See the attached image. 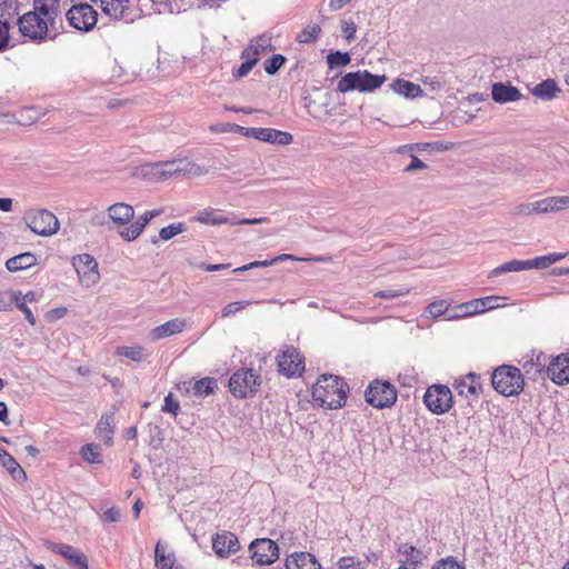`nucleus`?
<instances>
[{"label": "nucleus", "instance_id": "f257e3e1", "mask_svg": "<svg viewBox=\"0 0 569 569\" xmlns=\"http://www.w3.org/2000/svg\"><path fill=\"white\" fill-rule=\"evenodd\" d=\"M349 387L333 375H322L312 388V398L325 409H339L346 405Z\"/></svg>", "mask_w": 569, "mask_h": 569}, {"label": "nucleus", "instance_id": "f03ea898", "mask_svg": "<svg viewBox=\"0 0 569 569\" xmlns=\"http://www.w3.org/2000/svg\"><path fill=\"white\" fill-rule=\"evenodd\" d=\"M493 389L505 397L518 396L525 387V379L519 368L502 365L491 375Z\"/></svg>", "mask_w": 569, "mask_h": 569}, {"label": "nucleus", "instance_id": "7ed1b4c3", "mask_svg": "<svg viewBox=\"0 0 569 569\" xmlns=\"http://www.w3.org/2000/svg\"><path fill=\"white\" fill-rule=\"evenodd\" d=\"M386 81V76L372 74L368 70H358L346 73L338 82L337 90L341 93L358 90L360 92L373 91Z\"/></svg>", "mask_w": 569, "mask_h": 569}, {"label": "nucleus", "instance_id": "20e7f679", "mask_svg": "<svg viewBox=\"0 0 569 569\" xmlns=\"http://www.w3.org/2000/svg\"><path fill=\"white\" fill-rule=\"evenodd\" d=\"M28 228L41 237H50L58 232L60 223L58 218L47 209H30L24 214Z\"/></svg>", "mask_w": 569, "mask_h": 569}, {"label": "nucleus", "instance_id": "39448f33", "mask_svg": "<svg viewBox=\"0 0 569 569\" xmlns=\"http://www.w3.org/2000/svg\"><path fill=\"white\" fill-rule=\"evenodd\" d=\"M567 208H569V196H556L548 197L535 202L518 204L512 209V214L518 217L532 216L557 212Z\"/></svg>", "mask_w": 569, "mask_h": 569}, {"label": "nucleus", "instance_id": "423d86ee", "mask_svg": "<svg viewBox=\"0 0 569 569\" xmlns=\"http://www.w3.org/2000/svg\"><path fill=\"white\" fill-rule=\"evenodd\" d=\"M365 398L373 408H390L397 401V390L388 380L376 379L367 387Z\"/></svg>", "mask_w": 569, "mask_h": 569}, {"label": "nucleus", "instance_id": "0eeeda50", "mask_svg": "<svg viewBox=\"0 0 569 569\" xmlns=\"http://www.w3.org/2000/svg\"><path fill=\"white\" fill-rule=\"evenodd\" d=\"M261 383L260 376L252 369H240L232 373L229 379L230 392L239 399L253 396Z\"/></svg>", "mask_w": 569, "mask_h": 569}, {"label": "nucleus", "instance_id": "6e6552de", "mask_svg": "<svg viewBox=\"0 0 569 569\" xmlns=\"http://www.w3.org/2000/svg\"><path fill=\"white\" fill-rule=\"evenodd\" d=\"M49 24L48 19L41 18L37 12H26L18 19L21 36L34 43H42L48 39Z\"/></svg>", "mask_w": 569, "mask_h": 569}, {"label": "nucleus", "instance_id": "1a4fd4ad", "mask_svg": "<svg viewBox=\"0 0 569 569\" xmlns=\"http://www.w3.org/2000/svg\"><path fill=\"white\" fill-rule=\"evenodd\" d=\"M423 403L433 415L440 416L450 411L453 406V396L446 385H431L423 396Z\"/></svg>", "mask_w": 569, "mask_h": 569}, {"label": "nucleus", "instance_id": "9d476101", "mask_svg": "<svg viewBox=\"0 0 569 569\" xmlns=\"http://www.w3.org/2000/svg\"><path fill=\"white\" fill-rule=\"evenodd\" d=\"M99 2L104 14L124 23H132L142 14L132 0H99Z\"/></svg>", "mask_w": 569, "mask_h": 569}, {"label": "nucleus", "instance_id": "9b49d317", "mask_svg": "<svg viewBox=\"0 0 569 569\" xmlns=\"http://www.w3.org/2000/svg\"><path fill=\"white\" fill-rule=\"evenodd\" d=\"M66 18L72 28L89 32L98 22V12L89 3H78L67 11Z\"/></svg>", "mask_w": 569, "mask_h": 569}, {"label": "nucleus", "instance_id": "f8f14e48", "mask_svg": "<svg viewBox=\"0 0 569 569\" xmlns=\"http://www.w3.org/2000/svg\"><path fill=\"white\" fill-rule=\"evenodd\" d=\"M249 552L252 562L258 566L271 565L279 558V547L269 538H260L251 541Z\"/></svg>", "mask_w": 569, "mask_h": 569}, {"label": "nucleus", "instance_id": "ddd939ff", "mask_svg": "<svg viewBox=\"0 0 569 569\" xmlns=\"http://www.w3.org/2000/svg\"><path fill=\"white\" fill-rule=\"evenodd\" d=\"M196 221H199L203 224H211V226H220V224H230V226H237V224H261L269 222V218L261 217V218H252V219H236L234 217H227L222 214L219 210L214 209H204L198 213L197 217H194Z\"/></svg>", "mask_w": 569, "mask_h": 569}, {"label": "nucleus", "instance_id": "4468645a", "mask_svg": "<svg viewBox=\"0 0 569 569\" xmlns=\"http://www.w3.org/2000/svg\"><path fill=\"white\" fill-rule=\"evenodd\" d=\"M277 366L280 373L291 378L305 371V358L295 347L286 346L277 357Z\"/></svg>", "mask_w": 569, "mask_h": 569}, {"label": "nucleus", "instance_id": "2eb2a0df", "mask_svg": "<svg viewBox=\"0 0 569 569\" xmlns=\"http://www.w3.org/2000/svg\"><path fill=\"white\" fill-rule=\"evenodd\" d=\"M72 264L84 287H91L99 281L98 262L91 254L82 253L73 257Z\"/></svg>", "mask_w": 569, "mask_h": 569}, {"label": "nucleus", "instance_id": "dca6fc26", "mask_svg": "<svg viewBox=\"0 0 569 569\" xmlns=\"http://www.w3.org/2000/svg\"><path fill=\"white\" fill-rule=\"evenodd\" d=\"M211 542L212 549L219 558H229L240 549L238 537L227 530L217 532L212 537Z\"/></svg>", "mask_w": 569, "mask_h": 569}, {"label": "nucleus", "instance_id": "f3484780", "mask_svg": "<svg viewBox=\"0 0 569 569\" xmlns=\"http://www.w3.org/2000/svg\"><path fill=\"white\" fill-rule=\"evenodd\" d=\"M546 372L551 381L558 386L569 383V353H560L552 358Z\"/></svg>", "mask_w": 569, "mask_h": 569}, {"label": "nucleus", "instance_id": "a211bd4d", "mask_svg": "<svg viewBox=\"0 0 569 569\" xmlns=\"http://www.w3.org/2000/svg\"><path fill=\"white\" fill-rule=\"evenodd\" d=\"M161 213V210L154 209L150 211H146L141 214L136 221H133L129 227L123 228L119 231L120 237L131 242L136 240L144 230V228L149 224V222L158 217Z\"/></svg>", "mask_w": 569, "mask_h": 569}, {"label": "nucleus", "instance_id": "6ab92c4d", "mask_svg": "<svg viewBox=\"0 0 569 569\" xmlns=\"http://www.w3.org/2000/svg\"><path fill=\"white\" fill-rule=\"evenodd\" d=\"M397 551L403 557V559L400 560L401 566H407L410 569L420 568L427 559V555L422 550L417 549L408 542L400 543Z\"/></svg>", "mask_w": 569, "mask_h": 569}, {"label": "nucleus", "instance_id": "aec40b11", "mask_svg": "<svg viewBox=\"0 0 569 569\" xmlns=\"http://www.w3.org/2000/svg\"><path fill=\"white\" fill-rule=\"evenodd\" d=\"M453 387L459 396L478 398L481 390L480 376L468 373L457 379Z\"/></svg>", "mask_w": 569, "mask_h": 569}, {"label": "nucleus", "instance_id": "412c9836", "mask_svg": "<svg viewBox=\"0 0 569 569\" xmlns=\"http://www.w3.org/2000/svg\"><path fill=\"white\" fill-rule=\"evenodd\" d=\"M108 218L116 226H126L134 217V209L132 206L124 202H117L107 208Z\"/></svg>", "mask_w": 569, "mask_h": 569}, {"label": "nucleus", "instance_id": "4be33fe9", "mask_svg": "<svg viewBox=\"0 0 569 569\" xmlns=\"http://www.w3.org/2000/svg\"><path fill=\"white\" fill-rule=\"evenodd\" d=\"M491 96L497 103L518 101L521 92L509 82H496L491 88Z\"/></svg>", "mask_w": 569, "mask_h": 569}, {"label": "nucleus", "instance_id": "5701e85b", "mask_svg": "<svg viewBox=\"0 0 569 569\" xmlns=\"http://www.w3.org/2000/svg\"><path fill=\"white\" fill-rule=\"evenodd\" d=\"M286 569H321L316 557L309 552H295L286 559Z\"/></svg>", "mask_w": 569, "mask_h": 569}, {"label": "nucleus", "instance_id": "b1692460", "mask_svg": "<svg viewBox=\"0 0 569 569\" xmlns=\"http://www.w3.org/2000/svg\"><path fill=\"white\" fill-rule=\"evenodd\" d=\"M52 551L61 555L69 562L77 567V569H88V560L86 556L79 552L76 548L70 545L54 543Z\"/></svg>", "mask_w": 569, "mask_h": 569}, {"label": "nucleus", "instance_id": "393cba45", "mask_svg": "<svg viewBox=\"0 0 569 569\" xmlns=\"http://www.w3.org/2000/svg\"><path fill=\"white\" fill-rule=\"evenodd\" d=\"M154 562L158 569H183L182 566L176 563L173 552L168 551V545L158 541L154 549Z\"/></svg>", "mask_w": 569, "mask_h": 569}, {"label": "nucleus", "instance_id": "a878e982", "mask_svg": "<svg viewBox=\"0 0 569 569\" xmlns=\"http://www.w3.org/2000/svg\"><path fill=\"white\" fill-rule=\"evenodd\" d=\"M499 299L497 296H490L479 299H473L469 302L462 303L460 309L463 310V316H473L487 310L496 308L495 302Z\"/></svg>", "mask_w": 569, "mask_h": 569}, {"label": "nucleus", "instance_id": "bb28decb", "mask_svg": "<svg viewBox=\"0 0 569 569\" xmlns=\"http://www.w3.org/2000/svg\"><path fill=\"white\" fill-rule=\"evenodd\" d=\"M37 263V257L32 252L17 254L6 261V268L10 272L29 269Z\"/></svg>", "mask_w": 569, "mask_h": 569}, {"label": "nucleus", "instance_id": "cd10ccee", "mask_svg": "<svg viewBox=\"0 0 569 569\" xmlns=\"http://www.w3.org/2000/svg\"><path fill=\"white\" fill-rule=\"evenodd\" d=\"M186 322L178 318L169 320L163 325H160L152 329L151 336L153 340H159L166 337H170L172 335L179 333L183 330Z\"/></svg>", "mask_w": 569, "mask_h": 569}, {"label": "nucleus", "instance_id": "c85d7f7f", "mask_svg": "<svg viewBox=\"0 0 569 569\" xmlns=\"http://www.w3.org/2000/svg\"><path fill=\"white\" fill-rule=\"evenodd\" d=\"M58 9L59 0H34L33 10L31 12H37L41 18L48 19V22L52 24L58 14Z\"/></svg>", "mask_w": 569, "mask_h": 569}, {"label": "nucleus", "instance_id": "c756f323", "mask_svg": "<svg viewBox=\"0 0 569 569\" xmlns=\"http://www.w3.org/2000/svg\"><path fill=\"white\" fill-rule=\"evenodd\" d=\"M560 91V88L553 79H546L531 89V93L535 97L545 101L552 100Z\"/></svg>", "mask_w": 569, "mask_h": 569}, {"label": "nucleus", "instance_id": "7c9ffc66", "mask_svg": "<svg viewBox=\"0 0 569 569\" xmlns=\"http://www.w3.org/2000/svg\"><path fill=\"white\" fill-rule=\"evenodd\" d=\"M391 88L395 92L406 98H417L423 94V90L419 84L405 79H396L391 83Z\"/></svg>", "mask_w": 569, "mask_h": 569}, {"label": "nucleus", "instance_id": "2f4dec72", "mask_svg": "<svg viewBox=\"0 0 569 569\" xmlns=\"http://www.w3.org/2000/svg\"><path fill=\"white\" fill-rule=\"evenodd\" d=\"M271 49V37L267 34L259 36L250 41L247 48L243 49L241 57H257L266 50Z\"/></svg>", "mask_w": 569, "mask_h": 569}, {"label": "nucleus", "instance_id": "473e14b6", "mask_svg": "<svg viewBox=\"0 0 569 569\" xmlns=\"http://www.w3.org/2000/svg\"><path fill=\"white\" fill-rule=\"evenodd\" d=\"M260 141L269 142L271 144L287 146L293 141V137L287 131H280L272 128H263Z\"/></svg>", "mask_w": 569, "mask_h": 569}, {"label": "nucleus", "instance_id": "72a5a7b5", "mask_svg": "<svg viewBox=\"0 0 569 569\" xmlns=\"http://www.w3.org/2000/svg\"><path fill=\"white\" fill-rule=\"evenodd\" d=\"M179 163L178 160L157 162L151 166V173L159 180H166L178 174Z\"/></svg>", "mask_w": 569, "mask_h": 569}, {"label": "nucleus", "instance_id": "f704fd0d", "mask_svg": "<svg viewBox=\"0 0 569 569\" xmlns=\"http://www.w3.org/2000/svg\"><path fill=\"white\" fill-rule=\"evenodd\" d=\"M0 462L11 473V476L19 480L26 478V472L17 460L8 453L3 448H0Z\"/></svg>", "mask_w": 569, "mask_h": 569}, {"label": "nucleus", "instance_id": "c9c22d12", "mask_svg": "<svg viewBox=\"0 0 569 569\" xmlns=\"http://www.w3.org/2000/svg\"><path fill=\"white\" fill-rule=\"evenodd\" d=\"M529 269H530L529 260H511V261L505 262V263L500 264L499 267L495 268L490 272L489 277H496L501 273L518 272V271L529 270Z\"/></svg>", "mask_w": 569, "mask_h": 569}, {"label": "nucleus", "instance_id": "e433bc0d", "mask_svg": "<svg viewBox=\"0 0 569 569\" xmlns=\"http://www.w3.org/2000/svg\"><path fill=\"white\" fill-rule=\"evenodd\" d=\"M567 256L566 252H553L545 256L536 257L529 260L530 269H546L549 266L562 260Z\"/></svg>", "mask_w": 569, "mask_h": 569}, {"label": "nucleus", "instance_id": "4c0bfd02", "mask_svg": "<svg viewBox=\"0 0 569 569\" xmlns=\"http://www.w3.org/2000/svg\"><path fill=\"white\" fill-rule=\"evenodd\" d=\"M218 383L214 378L206 377L200 380H197L192 386V392L198 397H207L214 392Z\"/></svg>", "mask_w": 569, "mask_h": 569}, {"label": "nucleus", "instance_id": "58836bf2", "mask_svg": "<svg viewBox=\"0 0 569 569\" xmlns=\"http://www.w3.org/2000/svg\"><path fill=\"white\" fill-rule=\"evenodd\" d=\"M179 176H186V177H199L204 173H207V170L199 166L198 163L184 159H179Z\"/></svg>", "mask_w": 569, "mask_h": 569}, {"label": "nucleus", "instance_id": "ea45409f", "mask_svg": "<svg viewBox=\"0 0 569 569\" xmlns=\"http://www.w3.org/2000/svg\"><path fill=\"white\" fill-rule=\"evenodd\" d=\"M96 433L99 438L106 439V443H110L112 440L113 428L111 427V417L102 416L97 423Z\"/></svg>", "mask_w": 569, "mask_h": 569}, {"label": "nucleus", "instance_id": "a19ab883", "mask_svg": "<svg viewBox=\"0 0 569 569\" xmlns=\"http://www.w3.org/2000/svg\"><path fill=\"white\" fill-rule=\"evenodd\" d=\"M99 449L98 445L87 443L80 450L81 458L89 463H100L102 460Z\"/></svg>", "mask_w": 569, "mask_h": 569}, {"label": "nucleus", "instance_id": "79ce46f5", "mask_svg": "<svg viewBox=\"0 0 569 569\" xmlns=\"http://www.w3.org/2000/svg\"><path fill=\"white\" fill-rule=\"evenodd\" d=\"M320 32L321 29L318 24H310L298 33L297 41L300 43L315 42L318 39Z\"/></svg>", "mask_w": 569, "mask_h": 569}, {"label": "nucleus", "instance_id": "37998d69", "mask_svg": "<svg viewBox=\"0 0 569 569\" xmlns=\"http://www.w3.org/2000/svg\"><path fill=\"white\" fill-rule=\"evenodd\" d=\"M351 58L348 52L336 51L327 56L329 68L346 67L350 63Z\"/></svg>", "mask_w": 569, "mask_h": 569}, {"label": "nucleus", "instance_id": "c03bdc74", "mask_svg": "<svg viewBox=\"0 0 569 569\" xmlns=\"http://www.w3.org/2000/svg\"><path fill=\"white\" fill-rule=\"evenodd\" d=\"M119 355L136 362H140L146 358L144 349L140 346L122 347L119 349Z\"/></svg>", "mask_w": 569, "mask_h": 569}, {"label": "nucleus", "instance_id": "a18cd8bd", "mask_svg": "<svg viewBox=\"0 0 569 569\" xmlns=\"http://www.w3.org/2000/svg\"><path fill=\"white\" fill-rule=\"evenodd\" d=\"M286 60V57L280 53L273 54L271 58L264 61V71L270 76L276 74L279 71V69L284 64Z\"/></svg>", "mask_w": 569, "mask_h": 569}, {"label": "nucleus", "instance_id": "49530a36", "mask_svg": "<svg viewBox=\"0 0 569 569\" xmlns=\"http://www.w3.org/2000/svg\"><path fill=\"white\" fill-rule=\"evenodd\" d=\"M186 230V226L182 222L171 223L159 231L160 239L168 241L172 239L174 236L183 232Z\"/></svg>", "mask_w": 569, "mask_h": 569}, {"label": "nucleus", "instance_id": "de8ad7c7", "mask_svg": "<svg viewBox=\"0 0 569 569\" xmlns=\"http://www.w3.org/2000/svg\"><path fill=\"white\" fill-rule=\"evenodd\" d=\"M241 58L244 59V61L232 73L236 79H241V78L246 77L252 70V68L256 66V63L258 62L257 57L249 56V57H241Z\"/></svg>", "mask_w": 569, "mask_h": 569}, {"label": "nucleus", "instance_id": "09e8293b", "mask_svg": "<svg viewBox=\"0 0 569 569\" xmlns=\"http://www.w3.org/2000/svg\"><path fill=\"white\" fill-rule=\"evenodd\" d=\"M252 302L249 300H242V301H234L226 305L221 310V316L223 318H229L234 316L237 312L244 309L247 306L251 305Z\"/></svg>", "mask_w": 569, "mask_h": 569}, {"label": "nucleus", "instance_id": "8fccbe9b", "mask_svg": "<svg viewBox=\"0 0 569 569\" xmlns=\"http://www.w3.org/2000/svg\"><path fill=\"white\" fill-rule=\"evenodd\" d=\"M284 260L326 262V261H329L330 258H328V257L298 258L290 253H282L272 259L273 264H276L279 261H284Z\"/></svg>", "mask_w": 569, "mask_h": 569}, {"label": "nucleus", "instance_id": "3c124183", "mask_svg": "<svg viewBox=\"0 0 569 569\" xmlns=\"http://www.w3.org/2000/svg\"><path fill=\"white\" fill-rule=\"evenodd\" d=\"M13 302L16 303L17 308L23 312L26 319L30 325H36V318L31 311V309L27 306L24 301L20 300V292H14Z\"/></svg>", "mask_w": 569, "mask_h": 569}, {"label": "nucleus", "instance_id": "603ef678", "mask_svg": "<svg viewBox=\"0 0 569 569\" xmlns=\"http://www.w3.org/2000/svg\"><path fill=\"white\" fill-rule=\"evenodd\" d=\"M180 409L179 401L173 399V395L170 392L164 397V403L162 406V411L171 413L173 417H177Z\"/></svg>", "mask_w": 569, "mask_h": 569}, {"label": "nucleus", "instance_id": "864d4df0", "mask_svg": "<svg viewBox=\"0 0 569 569\" xmlns=\"http://www.w3.org/2000/svg\"><path fill=\"white\" fill-rule=\"evenodd\" d=\"M10 24L7 20H0V52L4 51L9 47L10 41Z\"/></svg>", "mask_w": 569, "mask_h": 569}, {"label": "nucleus", "instance_id": "5fc2aeb1", "mask_svg": "<svg viewBox=\"0 0 569 569\" xmlns=\"http://www.w3.org/2000/svg\"><path fill=\"white\" fill-rule=\"evenodd\" d=\"M428 312L433 317V318H438L440 316H442L447 309H448V305H447V301L445 300H439V301H435V302H431L429 306H428Z\"/></svg>", "mask_w": 569, "mask_h": 569}, {"label": "nucleus", "instance_id": "6e6d98bb", "mask_svg": "<svg viewBox=\"0 0 569 569\" xmlns=\"http://www.w3.org/2000/svg\"><path fill=\"white\" fill-rule=\"evenodd\" d=\"M409 292H410V290L408 288H401V289H397V290L389 289V290L378 291L377 293H375V297L381 298V299H389V298H397V297L406 296Z\"/></svg>", "mask_w": 569, "mask_h": 569}, {"label": "nucleus", "instance_id": "4d7b16f0", "mask_svg": "<svg viewBox=\"0 0 569 569\" xmlns=\"http://www.w3.org/2000/svg\"><path fill=\"white\" fill-rule=\"evenodd\" d=\"M432 569H465L461 563H459L452 557H448L446 559H441L437 565L432 567Z\"/></svg>", "mask_w": 569, "mask_h": 569}, {"label": "nucleus", "instance_id": "13d9d810", "mask_svg": "<svg viewBox=\"0 0 569 569\" xmlns=\"http://www.w3.org/2000/svg\"><path fill=\"white\" fill-rule=\"evenodd\" d=\"M540 357L541 355H538L536 361L531 359L523 363V369L526 373H530L532 369L535 370V373H541L543 371L545 365L541 363Z\"/></svg>", "mask_w": 569, "mask_h": 569}, {"label": "nucleus", "instance_id": "bf43d9fd", "mask_svg": "<svg viewBox=\"0 0 569 569\" xmlns=\"http://www.w3.org/2000/svg\"><path fill=\"white\" fill-rule=\"evenodd\" d=\"M338 569H362L361 562L356 561L352 557H342L338 561Z\"/></svg>", "mask_w": 569, "mask_h": 569}, {"label": "nucleus", "instance_id": "052dcab7", "mask_svg": "<svg viewBox=\"0 0 569 569\" xmlns=\"http://www.w3.org/2000/svg\"><path fill=\"white\" fill-rule=\"evenodd\" d=\"M427 164L417 156L411 154V162L405 168V172H413L416 170L426 169Z\"/></svg>", "mask_w": 569, "mask_h": 569}, {"label": "nucleus", "instance_id": "680f3d73", "mask_svg": "<svg viewBox=\"0 0 569 569\" xmlns=\"http://www.w3.org/2000/svg\"><path fill=\"white\" fill-rule=\"evenodd\" d=\"M431 147V143H411V144H406V146H401L399 149H398V152H403L405 150H409V151H426L428 150L429 148Z\"/></svg>", "mask_w": 569, "mask_h": 569}, {"label": "nucleus", "instance_id": "e2e57ef3", "mask_svg": "<svg viewBox=\"0 0 569 569\" xmlns=\"http://www.w3.org/2000/svg\"><path fill=\"white\" fill-rule=\"evenodd\" d=\"M14 292L0 293V311H4L13 303Z\"/></svg>", "mask_w": 569, "mask_h": 569}, {"label": "nucleus", "instance_id": "0e129e2a", "mask_svg": "<svg viewBox=\"0 0 569 569\" xmlns=\"http://www.w3.org/2000/svg\"><path fill=\"white\" fill-rule=\"evenodd\" d=\"M342 32L347 40H351L357 32V26L353 22H343Z\"/></svg>", "mask_w": 569, "mask_h": 569}, {"label": "nucleus", "instance_id": "69168bd1", "mask_svg": "<svg viewBox=\"0 0 569 569\" xmlns=\"http://www.w3.org/2000/svg\"><path fill=\"white\" fill-rule=\"evenodd\" d=\"M103 518L108 522H116L120 518V511L116 507H111L103 512Z\"/></svg>", "mask_w": 569, "mask_h": 569}, {"label": "nucleus", "instance_id": "338daca9", "mask_svg": "<svg viewBox=\"0 0 569 569\" xmlns=\"http://www.w3.org/2000/svg\"><path fill=\"white\" fill-rule=\"evenodd\" d=\"M198 267L204 271L211 272V271H220V270L228 269L230 267V264L229 263L209 264V263L202 262Z\"/></svg>", "mask_w": 569, "mask_h": 569}, {"label": "nucleus", "instance_id": "774afa93", "mask_svg": "<svg viewBox=\"0 0 569 569\" xmlns=\"http://www.w3.org/2000/svg\"><path fill=\"white\" fill-rule=\"evenodd\" d=\"M249 129L239 124H230V131L234 133H240L247 138H250Z\"/></svg>", "mask_w": 569, "mask_h": 569}]
</instances>
